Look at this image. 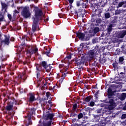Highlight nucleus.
<instances>
[{"mask_svg": "<svg viewBox=\"0 0 126 126\" xmlns=\"http://www.w3.org/2000/svg\"><path fill=\"white\" fill-rule=\"evenodd\" d=\"M97 3L91 4V7L93 9V13L92 15L91 22H95V26H99L102 23V19H101V13L102 11L100 9V7H104L107 4L106 0H96Z\"/></svg>", "mask_w": 126, "mask_h": 126, "instance_id": "nucleus-1", "label": "nucleus"}, {"mask_svg": "<svg viewBox=\"0 0 126 126\" xmlns=\"http://www.w3.org/2000/svg\"><path fill=\"white\" fill-rule=\"evenodd\" d=\"M115 92H116V91H113V88H108L107 96L108 98L109 99V103L110 104L106 106L105 108L107 110L112 111V110H114L116 106H117L116 102H115V100H114V99H115V97H114V96H115Z\"/></svg>", "mask_w": 126, "mask_h": 126, "instance_id": "nucleus-2", "label": "nucleus"}, {"mask_svg": "<svg viewBox=\"0 0 126 126\" xmlns=\"http://www.w3.org/2000/svg\"><path fill=\"white\" fill-rule=\"evenodd\" d=\"M42 67H43V68L46 70L47 72H48V69H47L48 68V63H47V62L46 61H42L41 63H40V64H37L36 66V71L37 73V78H39L40 77V71H43V68Z\"/></svg>", "mask_w": 126, "mask_h": 126, "instance_id": "nucleus-3", "label": "nucleus"}, {"mask_svg": "<svg viewBox=\"0 0 126 126\" xmlns=\"http://www.w3.org/2000/svg\"><path fill=\"white\" fill-rule=\"evenodd\" d=\"M34 17L33 20H37L40 21V20H42V16H43V10L40 9L38 7H34Z\"/></svg>", "mask_w": 126, "mask_h": 126, "instance_id": "nucleus-4", "label": "nucleus"}, {"mask_svg": "<svg viewBox=\"0 0 126 126\" xmlns=\"http://www.w3.org/2000/svg\"><path fill=\"white\" fill-rule=\"evenodd\" d=\"M87 12V11L85 9H82V7L79 8L77 10L74 9L73 11H71V13L72 14H75L77 15L78 17H83L85 15V13Z\"/></svg>", "mask_w": 126, "mask_h": 126, "instance_id": "nucleus-5", "label": "nucleus"}, {"mask_svg": "<svg viewBox=\"0 0 126 126\" xmlns=\"http://www.w3.org/2000/svg\"><path fill=\"white\" fill-rule=\"evenodd\" d=\"M38 23L39 21L33 19L32 24V31H30L29 32L30 35H33L34 32H36V31H39V30H40V29H39Z\"/></svg>", "mask_w": 126, "mask_h": 126, "instance_id": "nucleus-6", "label": "nucleus"}, {"mask_svg": "<svg viewBox=\"0 0 126 126\" xmlns=\"http://www.w3.org/2000/svg\"><path fill=\"white\" fill-rule=\"evenodd\" d=\"M21 14L24 18H29V17L31 16V13H30V11H29V7H24Z\"/></svg>", "mask_w": 126, "mask_h": 126, "instance_id": "nucleus-7", "label": "nucleus"}, {"mask_svg": "<svg viewBox=\"0 0 126 126\" xmlns=\"http://www.w3.org/2000/svg\"><path fill=\"white\" fill-rule=\"evenodd\" d=\"M38 53V48L37 46L32 47L31 46H28L27 47V54L30 55H33V54H37Z\"/></svg>", "mask_w": 126, "mask_h": 126, "instance_id": "nucleus-8", "label": "nucleus"}, {"mask_svg": "<svg viewBox=\"0 0 126 126\" xmlns=\"http://www.w3.org/2000/svg\"><path fill=\"white\" fill-rule=\"evenodd\" d=\"M55 113H53V110H48V120H50L48 122V126H52V122L54 121Z\"/></svg>", "mask_w": 126, "mask_h": 126, "instance_id": "nucleus-9", "label": "nucleus"}, {"mask_svg": "<svg viewBox=\"0 0 126 126\" xmlns=\"http://www.w3.org/2000/svg\"><path fill=\"white\" fill-rule=\"evenodd\" d=\"M97 52H98V49H96V48L88 52V57L90 61L94 59V57H95Z\"/></svg>", "mask_w": 126, "mask_h": 126, "instance_id": "nucleus-10", "label": "nucleus"}, {"mask_svg": "<svg viewBox=\"0 0 126 126\" xmlns=\"http://www.w3.org/2000/svg\"><path fill=\"white\" fill-rule=\"evenodd\" d=\"M48 99H49L48 101V111H52L51 108L53 106V102L51 101L52 98L50 96V92H48Z\"/></svg>", "mask_w": 126, "mask_h": 126, "instance_id": "nucleus-11", "label": "nucleus"}, {"mask_svg": "<svg viewBox=\"0 0 126 126\" xmlns=\"http://www.w3.org/2000/svg\"><path fill=\"white\" fill-rule=\"evenodd\" d=\"M76 37L79 38L80 40H84L85 37V33L84 32H81L78 31L76 32Z\"/></svg>", "mask_w": 126, "mask_h": 126, "instance_id": "nucleus-12", "label": "nucleus"}, {"mask_svg": "<svg viewBox=\"0 0 126 126\" xmlns=\"http://www.w3.org/2000/svg\"><path fill=\"white\" fill-rule=\"evenodd\" d=\"M109 119V117H106V118H103L101 120V121L98 123V126H106V120H108Z\"/></svg>", "mask_w": 126, "mask_h": 126, "instance_id": "nucleus-13", "label": "nucleus"}, {"mask_svg": "<svg viewBox=\"0 0 126 126\" xmlns=\"http://www.w3.org/2000/svg\"><path fill=\"white\" fill-rule=\"evenodd\" d=\"M120 81H122V80H117L116 81H113V80H109L107 79L105 81L106 83H115V84H121V82Z\"/></svg>", "mask_w": 126, "mask_h": 126, "instance_id": "nucleus-14", "label": "nucleus"}, {"mask_svg": "<svg viewBox=\"0 0 126 126\" xmlns=\"http://www.w3.org/2000/svg\"><path fill=\"white\" fill-rule=\"evenodd\" d=\"M9 39H10V37L5 35L4 40L1 41V43H4L5 45H9L10 43Z\"/></svg>", "mask_w": 126, "mask_h": 126, "instance_id": "nucleus-15", "label": "nucleus"}, {"mask_svg": "<svg viewBox=\"0 0 126 126\" xmlns=\"http://www.w3.org/2000/svg\"><path fill=\"white\" fill-rule=\"evenodd\" d=\"M83 48H84V44L83 43H81L80 44V46L78 48V54H82V52H83Z\"/></svg>", "mask_w": 126, "mask_h": 126, "instance_id": "nucleus-16", "label": "nucleus"}, {"mask_svg": "<svg viewBox=\"0 0 126 126\" xmlns=\"http://www.w3.org/2000/svg\"><path fill=\"white\" fill-rule=\"evenodd\" d=\"M118 17H115L114 18L113 20H112L110 23H109V24L110 25H112V26H113L114 27H115L116 26V25H117V23L118 22Z\"/></svg>", "mask_w": 126, "mask_h": 126, "instance_id": "nucleus-17", "label": "nucleus"}, {"mask_svg": "<svg viewBox=\"0 0 126 126\" xmlns=\"http://www.w3.org/2000/svg\"><path fill=\"white\" fill-rule=\"evenodd\" d=\"M113 27H113L112 25H110V24H108L107 28L108 34H111V32L113 31Z\"/></svg>", "mask_w": 126, "mask_h": 126, "instance_id": "nucleus-18", "label": "nucleus"}, {"mask_svg": "<svg viewBox=\"0 0 126 126\" xmlns=\"http://www.w3.org/2000/svg\"><path fill=\"white\" fill-rule=\"evenodd\" d=\"M82 9H85V8H88V0H86L85 1L82 3Z\"/></svg>", "mask_w": 126, "mask_h": 126, "instance_id": "nucleus-19", "label": "nucleus"}, {"mask_svg": "<svg viewBox=\"0 0 126 126\" xmlns=\"http://www.w3.org/2000/svg\"><path fill=\"white\" fill-rule=\"evenodd\" d=\"M126 35V30H124L119 33L118 37L119 38H124V37H125Z\"/></svg>", "mask_w": 126, "mask_h": 126, "instance_id": "nucleus-20", "label": "nucleus"}, {"mask_svg": "<svg viewBox=\"0 0 126 126\" xmlns=\"http://www.w3.org/2000/svg\"><path fill=\"white\" fill-rule=\"evenodd\" d=\"M99 62L100 63H105L107 61V59H106V57L104 56L103 57V58L100 57V59L99 60Z\"/></svg>", "mask_w": 126, "mask_h": 126, "instance_id": "nucleus-21", "label": "nucleus"}, {"mask_svg": "<svg viewBox=\"0 0 126 126\" xmlns=\"http://www.w3.org/2000/svg\"><path fill=\"white\" fill-rule=\"evenodd\" d=\"M87 60H86V58L84 55H82L81 57V63L82 64H84L85 63H86Z\"/></svg>", "mask_w": 126, "mask_h": 126, "instance_id": "nucleus-22", "label": "nucleus"}, {"mask_svg": "<svg viewBox=\"0 0 126 126\" xmlns=\"http://www.w3.org/2000/svg\"><path fill=\"white\" fill-rule=\"evenodd\" d=\"M126 93H122L119 99L121 100V101H124V100H125V99H126Z\"/></svg>", "mask_w": 126, "mask_h": 126, "instance_id": "nucleus-23", "label": "nucleus"}, {"mask_svg": "<svg viewBox=\"0 0 126 126\" xmlns=\"http://www.w3.org/2000/svg\"><path fill=\"white\" fill-rule=\"evenodd\" d=\"M73 0H68V1L70 3L69 6H68V8L67 7V8H66V10H67V11H68V10H69L70 9H71V7H72V5H71V4H72V3H73Z\"/></svg>", "mask_w": 126, "mask_h": 126, "instance_id": "nucleus-24", "label": "nucleus"}, {"mask_svg": "<svg viewBox=\"0 0 126 126\" xmlns=\"http://www.w3.org/2000/svg\"><path fill=\"white\" fill-rule=\"evenodd\" d=\"M51 2H48V14H51V13H52V11H51V9H52V7L50 6V5H51Z\"/></svg>", "mask_w": 126, "mask_h": 126, "instance_id": "nucleus-25", "label": "nucleus"}, {"mask_svg": "<svg viewBox=\"0 0 126 126\" xmlns=\"http://www.w3.org/2000/svg\"><path fill=\"white\" fill-rule=\"evenodd\" d=\"M94 34H96L98 32H100V28L98 27H95L93 29Z\"/></svg>", "mask_w": 126, "mask_h": 126, "instance_id": "nucleus-26", "label": "nucleus"}, {"mask_svg": "<svg viewBox=\"0 0 126 126\" xmlns=\"http://www.w3.org/2000/svg\"><path fill=\"white\" fill-rule=\"evenodd\" d=\"M75 63L77 65H81V64H82L81 63V59H79L78 58L76 59Z\"/></svg>", "mask_w": 126, "mask_h": 126, "instance_id": "nucleus-27", "label": "nucleus"}, {"mask_svg": "<svg viewBox=\"0 0 126 126\" xmlns=\"http://www.w3.org/2000/svg\"><path fill=\"white\" fill-rule=\"evenodd\" d=\"M112 65L114 69H118V65H119V63H118L117 62H115L114 63H113Z\"/></svg>", "mask_w": 126, "mask_h": 126, "instance_id": "nucleus-28", "label": "nucleus"}, {"mask_svg": "<svg viewBox=\"0 0 126 126\" xmlns=\"http://www.w3.org/2000/svg\"><path fill=\"white\" fill-rule=\"evenodd\" d=\"M68 73V72H67L65 70L64 74L62 73L61 74V79H64L65 78V76H66V74Z\"/></svg>", "mask_w": 126, "mask_h": 126, "instance_id": "nucleus-29", "label": "nucleus"}, {"mask_svg": "<svg viewBox=\"0 0 126 126\" xmlns=\"http://www.w3.org/2000/svg\"><path fill=\"white\" fill-rule=\"evenodd\" d=\"M126 5V0L121 1L120 3H119L118 6H119V7H122V6H123V5Z\"/></svg>", "mask_w": 126, "mask_h": 126, "instance_id": "nucleus-30", "label": "nucleus"}, {"mask_svg": "<svg viewBox=\"0 0 126 126\" xmlns=\"http://www.w3.org/2000/svg\"><path fill=\"white\" fill-rule=\"evenodd\" d=\"M35 101V96L33 94H31L30 98V102H33Z\"/></svg>", "mask_w": 126, "mask_h": 126, "instance_id": "nucleus-31", "label": "nucleus"}, {"mask_svg": "<svg viewBox=\"0 0 126 126\" xmlns=\"http://www.w3.org/2000/svg\"><path fill=\"white\" fill-rule=\"evenodd\" d=\"M13 107V106H12V105H8L6 106V110H7V111H11Z\"/></svg>", "mask_w": 126, "mask_h": 126, "instance_id": "nucleus-32", "label": "nucleus"}, {"mask_svg": "<svg viewBox=\"0 0 126 126\" xmlns=\"http://www.w3.org/2000/svg\"><path fill=\"white\" fill-rule=\"evenodd\" d=\"M26 118L27 119H28V120H29V125H31V124H32V123L31 122V115H28L27 116H26Z\"/></svg>", "mask_w": 126, "mask_h": 126, "instance_id": "nucleus-33", "label": "nucleus"}, {"mask_svg": "<svg viewBox=\"0 0 126 126\" xmlns=\"http://www.w3.org/2000/svg\"><path fill=\"white\" fill-rule=\"evenodd\" d=\"M78 120L82 119L83 118V114L82 113H80L78 115H77Z\"/></svg>", "mask_w": 126, "mask_h": 126, "instance_id": "nucleus-34", "label": "nucleus"}, {"mask_svg": "<svg viewBox=\"0 0 126 126\" xmlns=\"http://www.w3.org/2000/svg\"><path fill=\"white\" fill-rule=\"evenodd\" d=\"M43 119L44 120H48V113L46 112L45 113V112L43 113Z\"/></svg>", "mask_w": 126, "mask_h": 126, "instance_id": "nucleus-35", "label": "nucleus"}, {"mask_svg": "<svg viewBox=\"0 0 126 126\" xmlns=\"http://www.w3.org/2000/svg\"><path fill=\"white\" fill-rule=\"evenodd\" d=\"M105 19H108L110 18V13L107 12L104 14Z\"/></svg>", "mask_w": 126, "mask_h": 126, "instance_id": "nucleus-36", "label": "nucleus"}, {"mask_svg": "<svg viewBox=\"0 0 126 126\" xmlns=\"http://www.w3.org/2000/svg\"><path fill=\"white\" fill-rule=\"evenodd\" d=\"M24 76V73L20 74L18 75V78H21V79H24V78L23 77Z\"/></svg>", "mask_w": 126, "mask_h": 126, "instance_id": "nucleus-37", "label": "nucleus"}, {"mask_svg": "<svg viewBox=\"0 0 126 126\" xmlns=\"http://www.w3.org/2000/svg\"><path fill=\"white\" fill-rule=\"evenodd\" d=\"M125 60V59L124 58V57H121L119 58V63H123V62Z\"/></svg>", "mask_w": 126, "mask_h": 126, "instance_id": "nucleus-38", "label": "nucleus"}, {"mask_svg": "<svg viewBox=\"0 0 126 126\" xmlns=\"http://www.w3.org/2000/svg\"><path fill=\"white\" fill-rule=\"evenodd\" d=\"M77 108V103H75L73 105V111H76Z\"/></svg>", "mask_w": 126, "mask_h": 126, "instance_id": "nucleus-39", "label": "nucleus"}, {"mask_svg": "<svg viewBox=\"0 0 126 126\" xmlns=\"http://www.w3.org/2000/svg\"><path fill=\"white\" fill-rule=\"evenodd\" d=\"M90 100H91V96H87L85 99V101H86V102H90Z\"/></svg>", "mask_w": 126, "mask_h": 126, "instance_id": "nucleus-40", "label": "nucleus"}, {"mask_svg": "<svg viewBox=\"0 0 126 126\" xmlns=\"http://www.w3.org/2000/svg\"><path fill=\"white\" fill-rule=\"evenodd\" d=\"M1 4L2 8L3 9L5 8V7L7 6V5L5 3L1 2Z\"/></svg>", "mask_w": 126, "mask_h": 126, "instance_id": "nucleus-41", "label": "nucleus"}, {"mask_svg": "<svg viewBox=\"0 0 126 126\" xmlns=\"http://www.w3.org/2000/svg\"><path fill=\"white\" fill-rule=\"evenodd\" d=\"M4 19V17L3 16V15L0 14V22L3 21Z\"/></svg>", "mask_w": 126, "mask_h": 126, "instance_id": "nucleus-42", "label": "nucleus"}, {"mask_svg": "<svg viewBox=\"0 0 126 126\" xmlns=\"http://www.w3.org/2000/svg\"><path fill=\"white\" fill-rule=\"evenodd\" d=\"M48 57H50L49 55V54H51V51H52V48L50 47L49 46H48Z\"/></svg>", "mask_w": 126, "mask_h": 126, "instance_id": "nucleus-43", "label": "nucleus"}, {"mask_svg": "<svg viewBox=\"0 0 126 126\" xmlns=\"http://www.w3.org/2000/svg\"><path fill=\"white\" fill-rule=\"evenodd\" d=\"M121 10H117L115 11V15H118V14H120L121 13Z\"/></svg>", "mask_w": 126, "mask_h": 126, "instance_id": "nucleus-44", "label": "nucleus"}, {"mask_svg": "<svg viewBox=\"0 0 126 126\" xmlns=\"http://www.w3.org/2000/svg\"><path fill=\"white\" fill-rule=\"evenodd\" d=\"M49 76L48 79H51V78H53V77H54V74L50 73L49 74Z\"/></svg>", "mask_w": 126, "mask_h": 126, "instance_id": "nucleus-45", "label": "nucleus"}, {"mask_svg": "<svg viewBox=\"0 0 126 126\" xmlns=\"http://www.w3.org/2000/svg\"><path fill=\"white\" fill-rule=\"evenodd\" d=\"M94 105H95V102H94V101H91L90 103V104L89 105V106H90V107H94Z\"/></svg>", "mask_w": 126, "mask_h": 126, "instance_id": "nucleus-46", "label": "nucleus"}, {"mask_svg": "<svg viewBox=\"0 0 126 126\" xmlns=\"http://www.w3.org/2000/svg\"><path fill=\"white\" fill-rule=\"evenodd\" d=\"M121 119L122 120H125V119H126V114H122Z\"/></svg>", "mask_w": 126, "mask_h": 126, "instance_id": "nucleus-47", "label": "nucleus"}, {"mask_svg": "<svg viewBox=\"0 0 126 126\" xmlns=\"http://www.w3.org/2000/svg\"><path fill=\"white\" fill-rule=\"evenodd\" d=\"M100 115H94V119H97V120H99L100 119Z\"/></svg>", "mask_w": 126, "mask_h": 126, "instance_id": "nucleus-48", "label": "nucleus"}, {"mask_svg": "<svg viewBox=\"0 0 126 126\" xmlns=\"http://www.w3.org/2000/svg\"><path fill=\"white\" fill-rule=\"evenodd\" d=\"M31 114H32V115L35 114V109L34 108L31 109Z\"/></svg>", "mask_w": 126, "mask_h": 126, "instance_id": "nucleus-49", "label": "nucleus"}, {"mask_svg": "<svg viewBox=\"0 0 126 126\" xmlns=\"http://www.w3.org/2000/svg\"><path fill=\"white\" fill-rule=\"evenodd\" d=\"M3 57V52L2 51L0 52V59H2Z\"/></svg>", "mask_w": 126, "mask_h": 126, "instance_id": "nucleus-50", "label": "nucleus"}, {"mask_svg": "<svg viewBox=\"0 0 126 126\" xmlns=\"http://www.w3.org/2000/svg\"><path fill=\"white\" fill-rule=\"evenodd\" d=\"M7 16H8V18L9 19V20H11V19H12V17L11 14H8Z\"/></svg>", "mask_w": 126, "mask_h": 126, "instance_id": "nucleus-51", "label": "nucleus"}, {"mask_svg": "<svg viewBox=\"0 0 126 126\" xmlns=\"http://www.w3.org/2000/svg\"><path fill=\"white\" fill-rule=\"evenodd\" d=\"M48 67H49V68L48 69V72L50 71V69H52V68H53V66H51V64H49L48 65Z\"/></svg>", "mask_w": 126, "mask_h": 126, "instance_id": "nucleus-52", "label": "nucleus"}, {"mask_svg": "<svg viewBox=\"0 0 126 126\" xmlns=\"http://www.w3.org/2000/svg\"><path fill=\"white\" fill-rule=\"evenodd\" d=\"M76 5L77 6H80L81 4H80V1H76Z\"/></svg>", "mask_w": 126, "mask_h": 126, "instance_id": "nucleus-53", "label": "nucleus"}, {"mask_svg": "<svg viewBox=\"0 0 126 126\" xmlns=\"http://www.w3.org/2000/svg\"><path fill=\"white\" fill-rule=\"evenodd\" d=\"M71 117H76V116H77V114H76V113H72L71 114Z\"/></svg>", "mask_w": 126, "mask_h": 126, "instance_id": "nucleus-54", "label": "nucleus"}, {"mask_svg": "<svg viewBox=\"0 0 126 126\" xmlns=\"http://www.w3.org/2000/svg\"><path fill=\"white\" fill-rule=\"evenodd\" d=\"M72 122H73L74 123H75V122H78L79 119L76 118H74L72 119Z\"/></svg>", "mask_w": 126, "mask_h": 126, "instance_id": "nucleus-55", "label": "nucleus"}, {"mask_svg": "<svg viewBox=\"0 0 126 126\" xmlns=\"http://www.w3.org/2000/svg\"><path fill=\"white\" fill-rule=\"evenodd\" d=\"M101 112H102V109H98L97 110V113L98 114H101Z\"/></svg>", "mask_w": 126, "mask_h": 126, "instance_id": "nucleus-56", "label": "nucleus"}, {"mask_svg": "<svg viewBox=\"0 0 126 126\" xmlns=\"http://www.w3.org/2000/svg\"><path fill=\"white\" fill-rule=\"evenodd\" d=\"M93 66H97V63L96 62H94V63L92 64Z\"/></svg>", "mask_w": 126, "mask_h": 126, "instance_id": "nucleus-57", "label": "nucleus"}, {"mask_svg": "<svg viewBox=\"0 0 126 126\" xmlns=\"http://www.w3.org/2000/svg\"><path fill=\"white\" fill-rule=\"evenodd\" d=\"M66 58L70 60V59H71V54H69V55L67 56Z\"/></svg>", "mask_w": 126, "mask_h": 126, "instance_id": "nucleus-58", "label": "nucleus"}, {"mask_svg": "<svg viewBox=\"0 0 126 126\" xmlns=\"http://www.w3.org/2000/svg\"><path fill=\"white\" fill-rule=\"evenodd\" d=\"M79 71H81V70H83V67L82 66L80 67L79 68Z\"/></svg>", "mask_w": 126, "mask_h": 126, "instance_id": "nucleus-59", "label": "nucleus"}, {"mask_svg": "<svg viewBox=\"0 0 126 126\" xmlns=\"http://www.w3.org/2000/svg\"><path fill=\"white\" fill-rule=\"evenodd\" d=\"M10 40L11 42H14V40H15V38H14V37H11Z\"/></svg>", "mask_w": 126, "mask_h": 126, "instance_id": "nucleus-60", "label": "nucleus"}, {"mask_svg": "<svg viewBox=\"0 0 126 126\" xmlns=\"http://www.w3.org/2000/svg\"><path fill=\"white\" fill-rule=\"evenodd\" d=\"M125 77H126V75H123L121 76V78H122V79H125Z\"/></svg>", "mask_w": 126, "mask_h": 126, "instance_id": "nucleus-61", "label": "nucleus"}, {"mask_svg": "<svg viewBox=\"0 0 126 126\" xmlns=\"http://www.w3.org/2000/svg\"><path fill=\"white\" fill-rule=\"evenodd\" d=\"M63 66V64H59V67L60 68H62Z\"/></svg>", "mask_w": 126, "mask_h": 126, "instance_id": "nucleus-62", "label": "nucleus"}, {"mask_svg": "<svg viewBox=\"0 0 126 126\" xmlns=\"http://www.w3.org/2000/svg\"><path fill=\"white\" fill-rule=\"evenodd\" d=\"M72 126H79V124L75 123L74 124H73Z\"/></svg>", "mask_w": 126, "mask_h": 126, "instance_id": "nucleus-63", "label": "nucleus"}, {"mask_svg": "<svg viewBox=\"0 0 126 126\" xmlns=\"http://www.w3.org/2000/svg\"><path fill=\"white\" fill-rule=\"evenodd\" d=\"M111 120H110V118H108V119H106V124L108 123H110V121Z\"/></svg>", "mask_w": 126, "mask_h": 126, "instance_id": "nucleus-64", "label": "nucleus"}]
</instances>
